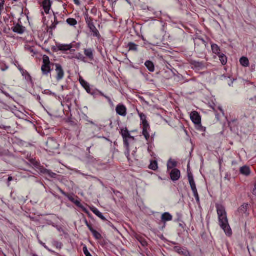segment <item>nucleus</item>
Wrapping results in <instances>:
<instances>
[{"label":"nucleus","mask_w":256,"mask_h":256,"mask_svg":"<svg viewBox=\"0 0 256 256\" xmlns=\"http://www.w3.org/2000/svg\"><path fill=\"white\" fill-rule=\"evenodd\" d=\"M216 208L220 228L228 236H230L232 234V230L228 224L225 208L222 204H216Z\"/></svg>","instance_id":"f257e3e1"},{"label":"nucleus","mask_w":256,"mask_h":256,"mask_svg":"<svg viewBox=\"0 0 256 256\" xmlns=\"http://www.w3.org/2000/svg\"><path fill=\"white\" fill-rule=\"evenodd\" d=\"M85 20L88 27L90 29V32L92 34L93 36L100 38L101 36L98 30L94 26L92 18L86 15V16Z\"/></svg>","instance_id":"f03ea898"},{"label":"nucleus","mask_w":256,"mask_h":256,"mask_svg":"<svg viewBox=\"0 0 256 256\" xmlns=\"http://www.w3.org/2000/svg\"><path fill=\"white\" fill-rule=\"evenodd\" d=\"M121 135L122 136L123 139H124V144L125 146L126 147V148L128 150V153H129V142L128 140H134V136H132L127 128H122L120 130V132Z\"/></svg>","instance_id":"7ed1b4c3"},{"label":"nucleus","mask_w":256,"mask_h":256,"mask_svg":"<svg viewBox=\"0 0 256 256\" xmlns=\"http://www.w3.org/2000/svg\"><path fill=\"white\" fill-rule=\"evenodd\" d=\"M56 79L58 81L61 80L63 79L64 76V72L62 66L60 64H56Z\"/></svg>","instance_id":"20e7f679"},{"label":"nucleus","mask_w":256,"mask_h":256,"mask_svg":"<svg viewBox=\"0 0 256 256\" xmlns=\"http://www.w3.org/2000/svg\"><path fill=\"white\" fill-rule=\"evenodd\" d=\"M190 117L194 124L197 125L201 124V117L198 112L196 111L192 112L190 114Z\"/></svg>","instance_id":"39448f33"},{"label":"nucleus","mask_w":256,"mask_h":256,"mask_svg":"<svg viewBox=\"0 0 256 256\" xmlns=\"http://www.w3.org/2000/svg\"><path fill=\"white\" fill-rule=\"evenodd\" d=\"M68 198L70 202L74 203L78 207L84 210H86L84 207L81 204L78 196H74L73 195H70V196H68Z\"/></svg>","instance_id":"423d86ee"},{"label":"nucleus","mask_w":256,"mask_h":256,"mask_svg":"<svg viewBox=\"0 0 256 256\" xmlns=\"http://www.w3.org/2000/svg\"><path fill=\"white\" fill-rule=\"evenodd\" d=\"M187 172H188V180L190 186L192 190H196V184H195V182H194V179L193 178V175L188 168V169Z\"/></svg>","instance_id":"0eeeda50"},{"label":"nucleus","mask_w":256,"mask_h":256,"mask_svg":"<svg viewBox=\"0 0 256 256\" xmlns=\"http://www.w3.org/2000/svg\"><path fill=\"white\" fill-rule=\"evenodd\" d=\"M86 226L88 227L90 230L93 236L94 237V238L96 240H100L102 238V235L100 233H99L96 230L93 228L92 227V226L88 224V222L86 220Z\"/></svg>","instance_id":"6e6552de"},{"label":"nucleus","mask_w":256,"mask_h":256,"mask_svg":"<svg viewBox=\"0 0 256 256\" xmlns=\"http://www.w3.org/2000/svg\"><path fill=\"white\" fill-rule=\"evenodd\" d=\"M170 178L172 181H176L180 176V172L177 168H174L170 173Z\"/></svg>","instance_id":"1a4fd4ad"},{"label":"nucleus","mask_w":256,"mask_h":256,"mask_svg":"<svg viewBox=\"0 0 256 256\" xmlns=\"http://www.w3.org/2000/svg\"><path fill=\"white\" fill-rule=\"evenodd\" d=\"M116 113L122 116H125L126 115V108L123 104H118L116 107Z\"/></svg>","instance_id":"9d476101"},{"label":"nucleus","mask_w":256,"mask_h":256,"mask_svg":"<svg viewBox=\"0 0 256 256\" xmlns=\"http://www.w3.org/2000/svg\"><path fill=\"white\" fill-rule=\"evenodd\" d=\"M12 30L14 32L20 34H24L26 31L25 27L18 24L13 26Z\"/></svg>","instance_id":"9b49d317"},{"label":"nucleus","mask_w":256,"mask_h":256,"mask_svg":"<svg viewBox=\"0 0 256 256\" xmlns=\"http://www.w3.org/2000/svg\"><path fill=\"white\" fill-rule=\"evenodd\" d=\"M190 64L192 68H196V70H202L205 67L204 62L195 60H192L190 62Z\"/></svg>","instance_id":"f8f14e48"},{"label":"nucleus","mask_w":256,"mask_h":256,"mask_svg":"<svg viewBox=\"0 0 256 256\" xmlns=\"http://www.w3.org/2000/svg\"><path fill=\"white\" fill-rule=\"evenodd\" d=\"M94 50L92 48H85L84 50V52L86 56L90 60H94Z\"/></svg>","instance_id":"ddd939ff"},{"label":"nucleus","mask_w":256,"mask_h":256,"mask_svg":"<svg viewBox=\"0 0 256 256\" xmlns=\"http://www.w3.org/2000/svg\"><path fill=\"white\" fill-rule=\"evenodd\" d=\"M52 6V2L50 0H44L42 3V6L44 12L48 14Z\"/></svg>","instance_id":"4468645a"},{"label":"nucleus","mask_w":256,"mask_h":256,"mask_svg":"<svg viewBox=\"0 0 256 256\" xmlns=\"http://www.w3.org/2000/svg\"><path fill=\"white\" fill-rule=\"evenodd\" d=\"M56 48L58 50L67 51L70 50L72 48V46L70 44H58L56 45Z\"/></svg>","instance_id":"2eb2a0df"},{"label":"nucleus","mask_w":256,"mask_h":256,"mask_svg":"<svg viewBox=\"0 0 256 256\" xmlns=\"http://www.w3.org/2000/svg\"><path fill=\"white\" fill-rule=\"evenodd\" d=\"M137 112L138 114V115L140 117V120L142 121V126H148L150 125L146 120V114L142 112H140L139 111L137 110Z\"/></svg>","instance_id":"dca6fc26"},{"label":"nucleus","mask_w":256,"mask_h":256,"mask_svg":"<svg viewBox=\"0 0 256 256\" xmlns=\"http://www.w3.org/2000/svg\"><path fill=\"white\" fill-rule=\"evenodd\" d=\"M174 250L176 252L183 255L184 256L186 254H188V250L180 246H176L174 247Z\"/></svg>","instance_id":"f3484780"},{"label":"nucleus","mask_w":256,"mask_h":256,"mask_svg":"<svg viewBox=\"0 0 256 256\" xmlns=\"http://www.w3.org/2000/svg\"><path fill=\"white\" fill-rule=\"evenodd\" d=\"M41 70L44 75H48L51 72L50 64H42Z\"/></svg>","instance_id":"a211bd4d"},{"label":"nucleus","mask_w":256,"mask_h":256,"mask_svg":"<svg viewBox=\"0 0 256 256\" xmlns=\"http://www.w3.org/2000/svg\"><path fill=\"white\" fill-rule=\"evenodd\" d=\"M150 129V125L142 126V135L146 140H148L150 138L148 130Z\"/></svg>","instance_id":"6ab92c4d"},{"label":"nucleus","mask_w":256,"mask_h":256,"mask_svg":"<svg viewBox=\"0 0 256 256\" xmlns=\"http://www.w3.org/2000/svg\"><path fill=\"white\" fill-rule=\"evenodd\" d=\"M162 221L164 222H166L170 221L172 219V216L168 212H164L162 216Z\"/></svg>","instance_id":"aec40b11"},{"label":"nucleus","mask_w":256,"mask_h":256,"mask_svg":"<svg viewBox=\"0 0 256 256\" xmlns=\"http://www.w3.org/2000/svg\"><path fill=\"white\" fill-rule=\"evenodd\" d=\"M92 211L98 218H100L101 220L104 221H106L107 220L106 218L102 215V214L96 208H91Z\"/></svg>","instance_id":"412c9836"},{"label":"nucleus","mask_w":256,"mask_h":256,"mask_svg":"<svg viewBox=\"0 0 256 256\" xmlns=\"http://www.w3.org/2000/svg\"><path fill=\"white\" fill-rule=\"evenodd\" d=\"M240 172L242 174L248 176L250 173V168L247 166H244L240 168Z\"/></svg>","instance_id":"4be33fe9"},{"label":"nucleus","mask_w":256,"mask_h":256,"mask_svg":"<svg viewBox=\"0 0 256 256\" xmlns=\"http://www.w3.org/2000/svg\"><path fill=\"white\" fill-rule=\"evenodd\" d=\"M144 64L150 72H154V66L152 61L147 60L146 62Z\"/></svg>","instance_id":"5701e85b"},{"label":"nucleus","mask_w":256,"mask_h":256,"mask_svg":"<svg viewBox=\"0 0 256 256\" xmlns=\"http://www.w3.org/2000/svg\"><path fill=\"white\" fill-rule=\"evenodd\" d=\"M41 172L44 174L48 175L49 176H50V178H56V174L55 173H54L52 171L48 170L44 168H42L41 170Z\"/></svg>","instance_id":"b1692460"},{"label":"nucleus","mask_w":256,"mask_h":256,"mask_svg":"<svg viewBox=\"0 0 256 256\" xmlns=\"http://www.w3.org/2000/svg\"><path fill=\"white\" fill-rule=\"evenodd\" d=\"M240 64L244 67H248L250 64L248 59L245 56H242L240 58Z\"/></svg>","instance_id":"393cba45"},{"label":"nucleus","mask_w":256,"mask_h":256,"mask_svg":"<svg viewBox=\"0 0 256 256\" xmlns=\"http://www.w3.org/2000/svg\"><path fill=\"white\" fill-rule=\"evenodd\" d=\"M177 166V162L174 160H172V159H170L167 164L168 169H172L173 168L176 167Z\"/></svg>","instance_id":"a878e982"},{"label":"nucleus","mask_w":256,"mask_h":256,"mask_svg":"<svg viewBox=\"0 0 256 256\" xmlns=\"http://www.w3.org/2000/svg\"><path fill=\"white\" fill-rule=\"evenodd\" d=\"M211 47L212 51L214 54H217L218 56L220 54V48L217 44H212Z\"/></svg>","instance_id":"bb28decb"},{"label":"nucleus","mask_w":256,"mask_h":256,"mask_svg":"<svg viewBox=\"0 0 256 256\" xmlns=\"http://www.w3.org/2000/svg\"><path fill=\"white\" fill-rule=\"evenodd\" d=\"M74 58L78 60H80L84 62H87V60L86 58L81 53H78L74 56Z\"/></svg>","instance_id":"cd10ccee"},{"label":"nucleus","mask_w":256,"mask_h":256,"mask_svg":"<svg viewBox=\"0 0 256 256\" xmlns=\"http://www.w3.org/2000/svg\"><path fill=\"white\" fill-rule=\"evenodd\" d=\"M138 46L133 42H130L128 44V48L129 50L137 52Z\"/></svg>","instance_id":"c85d7f7f"},{"label":"nucleus","mask_w":256,"mask_h":256,"mask_svg":"<svg viewBox=\"0 0 256 256\" xmlns=\"http://www.w3.org/2000/svg\"><path fill=\"white\" fill-rule=\"evenodd\" d=\"M222 65H225L227 63V58L226 56L224 54H220L218 55Z\"/></svg>","instance_id":"c756f323"},{"label":"nucleus","mask_w":256,"mask_h":256,"mask_svg":"<svg viewBox=\"0 0 256 256\" xmlns=\"http://www.w3.org/2000/svg\"><path fill=\"white\" fill-rule=\"evenodd\" d=\"M149 168L153 170H156L158 168V162L156 160L152 161L149 166Z\"/></svg>","instance_id":"7c9ffc66"},{"label":"nucleus","mask_w":256,"mask_h":256,"mask_svg":"<svg viewBox=\"0 0 256 256\" xmlns=\"http://www.w3.org/2000/svg\"><path fill=\"white\" fill-rule=\"evenodd\" d=\"M67 23L71 26H75L77 24V21L74 18H68L66 20Z\"/></svg>","instance_id":"2f4dec72"},{"label":"nucleus","mask_w":256,"mask_h":256,"mask_svg":"<svg viewBox=\"0 0 256 256\" xmlns=\"http://www.w3.org/2000/svg\"><path fill=\"white\" fill-rule=\"evenodd\" d=\"M248 206V204H244L239 208L238 212L242 214L245 213L247 210Z\"/></svg>","instance_id":"473e14b6"},{"label":"nucleus","mask_w":256,"mask_h":256,"mask_svg":"<svg viewBox=\"0 0 256 256\" xmlns=\"http://www.w3.org/2000/svg\"><path fill=\"white\" fill-rule=\"evenodd\" d=\"M42 64H50V61L49 57L47 56L44 55L42 58Z\"/></svg>","instance_id":"72a5a7b5"},{"label":"nucleus","mask_w":256,"mask_h":256,"mask_svg":"<svg viewBox=\"0 0 256 256\" xmlns=\"http://www.w3.org/2000/svg\"><path fill=\"white\" fill-rule=\"evenodd\" d=\"M79 82L81 85L85 88L88 86H89V84L85 81L82 78H80L79 79Z\"/></svg>","instance_id":"f704fd0d"},{"label":"nucleus","mask_w":256,"mask_h":256,"mask_svg":"<svg viewBox=\"0 0 256 256\" xmlns=\"http://www.w3.org/2000/svg\"><path fill=\"white\" fill-rule=\"evenodd\" d=\"M98 92L102 96L108 100L110 104H112V102L110 97L104 95V93H102V92H100V90H98Z\"/></svg>","instance_id":"c9c22d12"},{"label":"nucleus","mask_w":256,"mask_h":256,"mask_svg":"<svg viewBox=\"0 0 256 256\" xmlns=\"http://www.w3.org/2000/svg\"><path fill=\"white\" fill-rule=\"evenodd\" d=\"M138 240H139V242H140L141 244L143 246H147L148 242H146V241L144 238H140L138 239Z\"/></svg>","instance_id":"e433bc0d"},{"label":"nucleus","mask_w":256,"mask_h":256,"mask_svg":"<svg viewBox=\"0 0 256 256\" xmlns=\"http://www.w3.org/2000/svg\"><path fill=\"white\" fill-rule=\"evenodd\" d=\"M222 77L225 79V80H230V82H228V84L230 86L232 84H233V82H234V80H232L230 77H227L226 76H223Z\"/></svg>","instance_id":"4c0bfd02"},{"label":"nucleus","mask_w":256,"mask_h":256,"mask_svg":"<svg viewBox=\"0 0 256 256\" xmlns=\"http://www.w3.org/2000/svg\"><path fill=\"white\" fill-rule=\"evenodd\" d=\"M83 251H84V254L86 255V256H92L91 255V254L90 253V252H88L86 246H84V247Z\"/></svg>","instance_id":"58836bf2"},{"label":"nucleus","mask_w":256,"mask_h":256,"mask_svg":"<svg viewBox=\"0 0 256 256\" xmlns=\"http://www.w3.org/2000/svg\"><path fill=\"white\" fill-rule=\"evenodd\" d=\"M52 144H54V146H55V147L56 148V142L52 140H49L48 142H47V145L48 146H50L52 145Z\"/></svg>","instance_id":"ea45409f"},{"label":"nucleus","mask_w":256,"mask_h":256,"mask_svg":"<svg viewBox=\"0 0 256 256\" xmlns=\"http://www.w3.org/2000/svg\"><path fill=\"white\" fill-rule=\"evenodd\" d=\"M54 244L58 248H62V244L61 242L55 241V242H54Z\"/></svg>","instance_id":"a19ab883"},{"label":"nucleus","mask_w":256,"mask_h":256,"mask_svg":"<svg viewBox=\"0 0 256 256\" xmlns=\"http://www.w3.org/2000/svg\"><path fill=\"white\" fill-rule=\"evenodd\" d=\"M30 162H32V164H34V166H38V163L35 161L34 160V159H32L31 160H30Z\"/></svg>","instance_id":"79ce46f5"},{"label":"nucleus","mask_w":256,"mask_h":256,"mask_svg":"<svg viewBox=\"0 0 256 256\" xmlns=\"http://www.w3.org/2000/svg\"><path fill=\"white\" fill-rule=\"evenodd\" d=\"M40 244L44 248H46L47 250H48L49 252H52V251L50 250L48 247L46 245V244L44 242H40Z\"/></svg>","instance_id":"37998d69"},{"label":"nucleus","mask_w":256,"mask_h":256,"mask_svg":"<svg viewBox=\"0 0 256 256\" xmlns=\"http://www.w3.org/2000/svg\"><path fill=\"white\" fill-rule=\"evenodd\" d=\"M58 22L56 21L55 24H52V26H50V28L51 29H54L56 28V24H58Z\"/></svg>","instance_id":"c03bdc74"},{"label":"nucleus","mask_w":256,"mask_h":256,"mask_svg":"<svg viewBox=\"0 0 256 256\" xmlns=\"http://www.w3.org/2000/svg\"><path fill=\"white\" fill-rule=\"evenodd\" d=\"M85 90H86V91L88 93H89V94H90V93L91 88H90V85H89V86H88L87 87H86V88H85Z\"/></svg>","instance_id":"a18cd8bd"},{"label":"nucleus","mask_w":256,"mask_h":256,"mask_svg":"<svg viewBox=\"0 0 256 256\" xmlns=\"http://www.w3.org/2000/svg\"><path fill=\"white\" fill-rule=\"evenodd\" d=\"M192 191V192L194 194V196H197L198 195L197 189L195 190H193Z\"/></svg>","instance_id":"49530a36"},{"label":"nucleus","mask_w":256,"mask_h":256,"mask_svg":"<svg viewBox=\"0 0 256 256\" xmlns=\"http://www.w3.org/2000/svg\"><path fill=\"white\" fill-rule=\"evenodd\" d=\"M13 180L12 178V176H9L8 179V186H10V182L12 181Z\"/></svg>","instance_id":"de8ad7c7"},{"label":"nucleus","mask_w":256,"mask_h":256,"mask_svg":"<svg viewBox=\"0 0 256 256\" xmlns=\"http://www.w3.org/2000/svg\"><path fill=\"white\" fill-rule=\"evenodd\" d=\"M60 192L64 196H66L68 198V196H70V194H66L65 192H64L63 190H60Z\"/></svg>","instance_id":"09e8293b"},{"label":"nucleus","mask_w":256,"mask_h":256,"mask_svg":"<svg viewBox=\"0 0 256 256\" xmlns=\"http://www.w3.org/2000/svg\"><path fill=\"white\" fill-rule=\"evenodd\" d=\"M74 4L78 6L80 5V3L79 0H73Z\"/></svg>","instance_id":"8fccbe9b"},{"label":"nucleus","mask_w":256,"mask_h":256,"mask_svg":"<svg viewBox=\"0 0 256 256\" xmlns=\"http://www.w3.org/2000/svg\"><path fill=\"white\" fill-rule=\"evenodd\" d=\"M194 198H196L197 202H200V198L198 195L197 196H195Z\"/></svg>","instance_id":"3c124183"},{"label":"nucleus","mask_w":256,"mask_h":256,"mask_svg":"<svg viewBox=\"0 0 256 256\" xmlns=\"http://www.w3.org/2000/svg\"><path fill=\"white\" fill-rule=\"evenodd\" d=\"M8 66H5V68H2V71H4L8 69Z\"/></svg>","instance_id":"603ef678"},{"label":"nucleus","mask_w":256,"mask_h":256,"mask_svg":"<svg viewBox=\"0 0 256 256\" xmlns=\"http://www.w3.org/2000/svg\"><path fill=\"white\" fill-rule=\"evenodd\" d=\"M10 128V126H4V130H7L8 128Z\"/></svg>","instance_id":"864d4df0"},{"label":"nucleus","mask_w":256,"mask_h":256,"mask_svg":"<svg viewBox=\"0 0 256 256\" xmlns=\"http://www.w3.org/2000/svg\"><path fill=\"white\" fill-rule=\"evenodd\" d=\"M126 150H128L126 149ZM126 155L127 156V158H128V156H130V152L128 153V150H127V152L126 154Z\"/></svg>","instance_id":"5fc2aeb1"},{"label":"nucleus","mask_w":256,"mask_h":256,"mask_svg":"<svg viewBox=\"0 0 256 256\" xmlns=\"http://www.w3.org/2000/svg\"><path fill=\"white\" fill-rule=\"evenodd\" d=\"M184 256H190V252H188V254H186Z\"/></svg>","instance_id":"6e6d98bb"},{"label":"nucleus","mask_w":256,"mask_h":256,"mask_svg":"<svg viewBox=\"0 0 256 256\" xmlns=\"http://www.w3.org/2000/svg\"><path fill=\"white\" fill-rule=\"evenodd\" d=\"M90 147H88V148H87V150H88V151L89 152H90Z\"/></svg>","instance_id":"4d7b16f0"},{"label":"nucleus","mask_w":256,"mask_h":256,"mask_svg":"<svg viewBox=\"0 0 256 256\" xmlns=\"http://www.w3.org/2000/svg\"><path fill=\"white\" fill-rule=\"evenodd\" d=\"M254 99H256V96L254 97V98H252L250 99V100H253Z\"/></svg>","instance_id":"13d9d810"},{"label":"nucleus","mask_w":256,"mask_h":256,"mask_svg":"<svg viewBox=\"0 0 256 256\" xmlns=\"http://www.w3.org/2000/svg\"><path fill=\"white\" fill-rule=\"evenodd\" d=\"M254 192L256 194V189L254 190Z\"/></svg>","instance_id":"bf43d9fd"},{"label":"nucleus","mask_w":256,"mask_h":256,"mask_svg":"<svg viewBox=\"0 0 256 256\" xmlns=\"http://www.w3.org/2000/svg\"><path fill=\"white\" fill-rule=\"evenodd\" d=\"M90 124H94V123L92 122H90Z\"/></svg>","instance_id":"052dcab7"},{"label":"nucleus","mask_w":256,"mask_h":256,"mask_svg":"<svg viewBox=\"0 0 256 256\" xmlns=\"http://www.w3.org/2000/svg\"><path fill=\"white\" fill-rule=\"evenodd\" d=\"M33 256H38L35 254H34Z\"/></svg>","instance_id":"680f3d73"}]
</instances>
